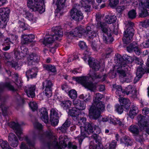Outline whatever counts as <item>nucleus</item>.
<instances>
[{"mask_svg":"<svg viewBox=\"0 0 149 149\" xmlns=\"http://www.w3.org/2000/svg\"><path fill=\"white\" fill-rule=\"evenodd\" d=\"M95 3L94 0H81L80 6L84 8L85 11L88 12L90 11V10L91 6L88 4L90 3L93 4V8H95V9L98 8V6L95 5L94 3Z\"/></svg>","mask_w":149,"mask_h":149,"instance_id":"obj_16","label":"nucleus"},{"mask_svg":"<svg viewBox=\"0 0 149 149\" xmlns=\"http://www.w3.org/2000/svg\"><path fill=\"white\" fill-rule=\"evenodd\" d=\"M29 105L33 111H35L37 110L38 109V105L35 102H30L29 104Z\"/></svg>","mask_w":149,"mask_h":149,"instance_id":"obj_51","label":"nucleus"},{"mask_svg":"<svg viewBox=\"0 0 149 149\" xmlns=\"http://www.w3.org/2000/svg\"><path fill=\"white\" fill-rule=\"evenodd\" d=\"M86 129H89V132L93 134L92 135V138L94 139H101V137L98 134L101 132L100 129L98 126L94 125L92 123H90L87 122L85 124Z\"/></svg>","mask_w":149,"mask_h":149,"instance_id":"obj_10","label":"nucleus"},{"mask_svg":"<svg viewBox=\"0 0 149 149\" xmlns=\"http://www.w3.org/2000/svg\"><path fill=\"white\" fill-rule=\"evenodd\" d=\"M97 42H95V41H93L91 45L92 49L95 51L97 50V49L98 47Z\"/></svg>","mask_w":149,"mask_h":149,"instance_id":"obj_56","label":"nucleus"},{"mask_svg":"<svg viewBox=\"0 0 149 149\" xmlns=\"http://www.w3.org/2000/svg\"><path fill=\"white\" fill-rule=\"evenodd\" d=\"M99 25L102 31V34L103 36L104 42L107 44L111 43L113 41L114 39L111 36V31L108 29L107 23L100 22Z\"/></svg>","mask_w":149,"mask_h":149,"instance_id":"obj_5","label":"nucleus"},{"mask_svg":"<svg viewBox=\"0 0 149 149\" xmlns=\"http://www.w3.org/2000/svg\"><path fill=\"white\" fill-rule=\"evenodd\" d=\"M134 23L133 22L129 23L126 25L127 27L124 32V36L123 38V42L125 44H127L131 42L134 35V29L132 26Z\"/></svg>","mask_w":149,"mask_h":149,"instance_id":"obj_7","label":"nucleus"},{"mask_svg":"<svg viewBox=\"0 0 149 149\" xmlns=\"http://www.w3.org/2000/svg\"><path fill=\"white\" fill-rule=\"evenodd\" d=\"M80 7H81L79 4H75L70 12V15L71 17L77 21H79L83 19L84 16L82 13L78 10Z\"/></svg>","mask_w":149,"mask_h":149,"instance_id":"obj_11","label":"nucleus"},{"mask_svg":"<svg viewBox=\"0 0 149 149\" xmlns=\"http://www.w3.org/2000/svg\"><path fill=\"white\" fill-rule=\"evenodd\" d=\"M125 6H118L117 7L116 10L118 13H121L125 9Z\"/></svg>","mask_w":149,"mask_h":149,"instance_id":"obj_61","label":"nucleus"},{"mask_svg":"<svg viewBox=\"0 0 149 149\" xmlns=\"http://www.w3.org/2000/svg\"><path fill=\"white\" fill-rule=\"evenodd\" d=\"M88 64L90 67L95 71H98L100 68V62L97 60H95L93 58H90L88 61Z\"/></svg>","mask_w":149,"mask_h":149,"instance_id":"obj_22","label":"nucleus"},{"mask_svg":"<svg viewBox=\"0 0 149 149\" xmlns=\"http://www.w3.org/2000/svg\"><path fill=\"white\" fill-rule=\"evenodd\" d=\"M125 92L126 94L127 95L131 94L132 95L131 96H132L135 97L136 96V90L132 89V86L131 85H129L128 86Z\"/></svg>","mask_w":149,"mask_h":149,"instance_id":"obj_37","label":"nucleus"},{"mask_svg":"<svg viewBox=\"0 0 149 149\" xmlns=\"http://www.w3.org/2000/svg\"><path fill=\"white\" fill-rule=\"evenodd\" d=\"M77 92L74 90H71L68 93V95L72 99H74L77 97Z\"/></svg>","mask_w":149,"mask_h":149,"instance_id":"obj_50","label":"nucleus"},{"mask_svg":"<svg viewBox=\"0 0 149 149\" xmlns=\"http://www.w3.org/2000/svg\"><path fill=\"white\" fill-rule=\"evenodd\" d=\"M123 107L121 105L119 104H116L115 106L116 110L120 114L122 113L123 111Z\"/></svg>","mask_w":149,"mask_h":149,"instance_id":"obj_54","label":"nucleus"},{"mask_svg":"<svg viewBox=\"0 0 149 149\" xmlns=\"http://www.w3.org/2000/svg\"><path fill=\"white\" fill-rule=\"evenodd\" d=\"M81 135L78 136L77 138L79 141V144L80 145L81 144L82 142L85 137H87L89 134V130L86 129L85 125L84 126V130H81Z\"/></svg>","mask_w":149,"mask_h":149,"instance_id":"obj_25","label":"nucleus"},{"mask_svg":"<svg viewBox=\"0 0 149 149\" xmlns=\"http://www.w3.org/2000/svg\"><path fill=\"white\" fill-rule=\"evenodd\" d=\"M125 91L123 90L120 91H116V94L118 96L120 97L123 95V94H126Z\"/></svg>","mask_w":149,"mask_h":149,"instance_id":"obj_62","label":"nucleus"},{"mask_svg":"<svg viewBox=\"0 0 149 149\" xmlns=\"http://www.w3.org/2000/svg\"><path fill=\"white\" fill-rule=\"evenodd\" d=\"M145 71L144 67L143 68V66H139L138 67L136 74L137 77H136L134 79V82H137V81H138L139 79L144 74Z\"/></svg>","mask_w":149,"mask_h":149,"instance_id":"obj_28","label":"nucleus"},{"mask_svg":"<svg viewBox=\"0 0 149 149\" xmlns=\"http://www.w3.org/2000/svg\"><path fill=\"white\" fill-rule=\"evenodd\" d=\"M90 54V53H89L88 51L86 50L84 52V56L83 57V59L84 61H86L88 58V60L89 58H91L89 57Z\"/></svg>","mask_w":149,"mask_h":149,"instance_id":"obj_57","label":"nucleus"},{"mask_svg":"<svg viewBox=\"0 0 149 149\" xmlns=\"http://www.w3.org/2000/svg\"><path fill=\"white\" fill-rule=\"evenodd\" d=\"M108 122L114 125L118 124L119 126L123 127L124 125V122L123 121H121L119 119L112 118L111 117L109 118Z\"/></svg>","mask_w":149,"mask_h":149,"instance_id":"obj_34","label":"nucleus"},{"mask_svg":"<svg viewBox=\"0 0 149 149\" xmlns=\"http://www.w3.org/2000/svg\"><path fill=\"white\" fill-rule=\"evenodd\" d=\"M5 88H7L10 90L15 91L14 87L10 83H6L0 85V92L2 91ZM5 100L3 96H2L0 94V108L1 109L2 113L4 116H6L7 114V110L8 107L5 106Z\"/></svg>","mask_w":149,"mask_h":149,"instance_id":"obj_6","label":"nucleus"},{"mask_svg":"<svg viewBox=\"0 0 149 149\" xmlns=\"http://www.w3.org/2000/svg\"><path fill=\"white\" fill-rule=\"evenodd\" d=\"M26 76L28 80H29L30 78L32 79L36 77L37 75L36 71L35 69L32 68L31 69L28 70L26 72Z\"/></svg>","mask_w":149,"mask_h":149,"instance_id":"obj_32","label":"nucleus"},{"mask_svg":"<svg viewBox=\"0 0 149 149\" xmlns=\"http://www.w3.org/2000/svg\"><path fill=\"white\" fill-rule=\"evenodd\" d=\"M22 44H26L31 42L35 39V37L33 34H23L22 35Z\"/></svg>","mask_w":149,"mask_h":149,"instance_id":"obj_21","label":"nucleus"},{"mask_svg":"<svg viewBox=\"0 0 149 149\" xmlns=\"http://www.w3.org/2000/svg\"><path fill=\"white\" fill-rule=\"evenodd\" d=\"M44 68L48 71L54 73L56 72V68L55 66L51 65L45 64L44 65Z\"/></svg>","mask_w":149,"mask_h":149,"instance_id":"obj_44","label":"nucleus"},{"mask_svg":"<svg viewBox=\"0 0 149 149\" xmlns=\"http://www.w3.org/2000/svg\"><path fill=\"white\" fill-rule=\"evenodd\" d=\"M95 141L94 145L92 146L93 149H102L103 146L101 143V139H94Z\"/></svg>","mask_w":149,"mask_h":149,"instance_id":"obj_42","label":"nucleus"},{"mask_svg":"<svg viewBox=\"0 0 149 149\" xmlns=\"http://www.w3.org/2000/svg\"><path fill=\"white\" fill-rule=\"evenodd\" d=\"M67 0H57L56 4L57 6L56 10L58 11V14H60L59 11L63 8L65 6Z\"/></svg>","mask_w":149,"mask_h":149,"instance_id":"obj_33","label":"nucleus"},{"mask_svg":"<svg viewBox=\"0 0 149 149\" xmlns=\"http://www.w3.org/2000/svg\"><path fill=\"white\" fill-rule=\"evenodd\" d=\"M94 99L93 100V102H101L100 100L103 97V95L100 93H97L94 96Z\"/></svg>","mask_w":149,"mask_h":149,"instance_id":"obj_47","label":"nucleus"},{"mask_svg":"<svg viewBox=\"0 0 149 149\" xmlns=\"http://www.w3.org/2000/svg\"><path fill=\"white\" fill-rule=\"evenodd\" d=\"M8 142L11 146L15 147L18 144V141L15 135L13 133H10L8 136Z\"/></svg>","mask_w":149,"mask_h":149,"instance_id":"obj_23","label":"nucleus"},{"mask_svg":"<svg viewBox=\"0 0 149 149\" xmlns=\"http://www.w3.org/2000/svg\"><path fill=\"white\" fill-rule=\"evenodd\" d=\"M12 40L11 39H10V38H7L4 40V44H8V45H10V44L13 43Z\"/></svg>","mask_w":149,"mask_h":149,"instance_id":"obj_63","label":"nucleus"},{"mask_svg":"<svg viewBox=\"0 0 149 149\" xmlns=\"http://www.w3.org/2000/svg\"><path fill=\"white\" fill-rule=\"evenodd\" d=\"M127 51L129 52H134L136 54L139 55L141 53L140 49L138 47V43L134 42L130 44V45L127 47Z\"/></svg>","mask_w":149,"mask_h":149,"instance_id":"obj_17","label":"nucleus"},{"mask_svg":"<svg viewBox=\"0 0 149 149\" xmlns=\"http://www.w3.org/2000/svg\"><path fill=\"white\" fill-rule=\"evenodd\" d=\"M36 87L35 85H31L29 86L26 90V93L29 97L33 98L35 96V91Z\"/></svg>","mask_w":149,"mask_h":149,"instance_id":"obj_29","label":"nucleus"},{"mask_svg":"<svg viewBox=\"0 0 149 149\" xmlns=\"http://www.w3.org/2000/svg\"><path fill=\"white\" fill-rule=\"evenodd\" d=\"M119 63L115 66V68L117 69V72L118 74L120 77H126V72L128 70L129 66L125 61H123V58H118Z\"/></svg>","mask_w":149,"mask_h":149,"instance_id":"obj_9","label":"nucleus"},{"mask_svg":"<svg viewBox=\"0 0 149 149\" xmlns=\"http://www.w3.org/2000/svg\"><path fill=\"white\" fill-rule=\"evenodd\" d=\"M59 144L57 139L50 141L45 144L46 148L48 149H63L67 147L69 149H77V144L75 142H68V140L66 136H60L59 138Z\"/></svg>","mask_w":149,"mask_h":149,"instance_id":"obj_1","label":"nucleus"},{"mask_svg":"<svg viewBox=\"0 0 149 149\" xmlns=\"http://www.w3.org/2000/svg\"><path fill=\"white\" fill-rule=\"evenodd\" d=\"M136 140L138 141L141 142L143 140V135L142 133L139 132V134L135 135Z\"/></svg>","mask_w":149,"mask_h":149,"instance_id":"obj_49","label":"nucleus"},{"mask_svg":"<svg viewBox=\"0 0 149 149\" xmlns=\"http://www.w3.org/2000/svg\"><path fill=\"white\" fill-rule=\"evenodd\" d=\"M121 142L124 143L125 146H131L132 144V142L130 138L128 136H125L123 137V139L120 140Z\"/></svg>","mask_w":149,"mask_h":149,"instance_id":"obj_40","label":"nucleus"},{"mask_svg":"<svg viewBox=\"0 0 149 149\" xmlns=\"http://www.w3.org/2000/svg\"><path fill=\"white\" fill-rule=\"evenodd\" d=\"M52 30L51 35L48 37L45 38L43 41V44L46 46L53 43L55 40H58L59 38L63 36V31L60 26L53 27Z\"/></svg>","mask_w":149,"mask_h":149,"instance_id":"obj_4","label":"nucleus"},{"mask_svg":"<svg viewBox=\"0 0 149 149\" xmlns=\"http://www.w3.org/2000/svg\"><path fill=\"white\" fill-rule=\"evenodd\" d=\"M119 100L121 105L124 108L127 109L129 108L130 103L128 98L120 97L119 98Z\"/></svg>","mask_w":149,"mask_h":149,"instance_id":"obj_30","label":"nucleus"},{"mask_svg":"<svg viewBox=\"0 0 149 149\" xmlns=\"http://www.w3.org/2000/svg\"><path fill=\"white\" fill-rule=\"evenodd\" d=\"M73 104L75 107L80 110H82L85 109L86 105L84 101H81L80 100L75 99L73 101Z\"/></svg>","mask_w":149,"mask_h":149,"instance_id":"obj_26","label":"nucleus"},{"mask_svg":"<svg viewBox=\"0 0 149 149\" xmlns=\"http://www.w3.org/2000/svg\"><path fill=\"white\" fill-rule=\"evenodd\" d=\"M109 5L111 7L116 5L119 2V0H110Z\"/></svg>","mask_w":149,"mask_h":149,"instance_id":"obj_58","label":"nucleus"},{"mask_svg":"<svg viewBox=\"0 0 149 149\" xmlns=\"http://www.w3.org/2000/svg\"><path fill=\"white\" fill-rule=\"evenodd\" d=\"M136 13L135 10L133 9L130 10L128 12L127 15L129 18L133 19L136 17Z\"/></svg>","mask_w":149,"mask_h":149,"instance_id":"obj_48","label":"nucleus"},{"mask_svg":"<svg viewBox=\"0 0 149 149\" xmlns=\"http://www.w3.org/2000/svg\"><path fill=\"white\" fill-rule=\"evenodd\" d=\"M42 132L41 131L39 130H37L36 132L38 133V135H35L32 139H29L28 137H25V140L30 147H34L35 144V139L37 137L40 136V134H42Z\"/></svg>","mask_w":149,"mask_h":149,"instance_id":"obj_24","label":"nucleus"},{"mask_svg":"<svg viewBox=\"0 0 149 149\" xmlns=\"http://www.w3.org/2000/svg\"><path fill=\"white\" fill-rule=\"evenodd\" d=\"M89 74L90 77L92 79H93L94 78H102V81H105L107 76V75L106 74H104L102 76L97 75L96 73L93 71H90L89 73Z\"/></svg>","mask_w":149,"mask_h":149,"instance_id":"obj_35","label":"nucleus"},{"mask_svg":"<svg viewBox=\"0 0 149 149\" xmlns=\"http://www.w3.org/2000/svg\"><path fill=\"white\" fill-rule=\"evenodd\" d=\"M72 79L73 80L75 81L78 83L80 84L85 88H87L91 91H93L95 88V85L92 82L88 81V77H74Z\"/></svg>","mask_w":149,"mask_h":149,"instance_id":"obj_8","label":"nucleus"},{"mask_svg":"<svg viewBox=\"0 0 149 149\" xmlns=\"http://www.w3.org/2000/svg\"><path fill=\"white\" fill-rule=\"evenodd\" d=\"M7 21H3V20H0V28H5L6 25V22Z\"/></svg>","mask_w":149,"mask_h":149,"instance_id":"obj_64","label":"nucleus"},{"mask_svg":"<svg viewBox=\"0 0 149 149\" xmlns=\"http://www.w3.org/2000/svg\"><path fill=\"white\" fill-rule=\"evenodd\" d=\"M9 125L11 128L14 130L15 133L18 137L20 139V136L22 132L20 125L18 123H15L13 122H10Z\"/></svg>","mask_w":149,"mask_h":149,"instance_id":"obj_20","label":"nucleus"},{"mask_svg":"<svg viewBox=\"0 0 149 149\" xmlns=\"http://www.w3.org/2000/svg\"><path fill=\"white\" fill-rule=\"evenodd\" d=\"M81 111L80 110L75 107H72L71 110H70L68 112L69 115L72 117V119L74 121H77L80 119L79 115Z\"/></svg>","mask_w":149,"mask_h":149,"instance_id":"obj_18","label":"nucleus"},{"mask_svg":"<svg viewBox=\"0 0 149 149\" xmlns=\"http://www.w3.org/2000/svg\"><path fill=\"white\" fill-rule=\"evenodd\" d=\"M27 5L31 11H38L39 12H43L45 11V9L39 5L38 2L36 0H28Z\"/></svg>","mask_w":149,"mask_h":149,"instance_id":"obj_12","label":"nucleus"},{"mask_svg":"<svg viewBox=\"0 0 149 149\" xmlns=\"http://www.w3.org/2000/svg\"><path fill=\"white\" fill-rule=\"evenodd\" d=\"M141 3L143 8H149V0H141Z\"/></svg>","mask_w":149,"mask_h":149,"instance_id":"obj_53","label":"nucleus"},{"mask_svg":"<svg viewBox=\"0 0 149 149\" xmlns=\"http://www.w3.org/2000/svg\"><path fill=\"white\" fill-rule=\"evenodd\" d=\"M135 63L138 65H140L139 66H142L143 65V62L141 59L136 57H135Z\"/></svg>","mask_w":149,"mask_h":149,"instance_id":"obj_55","label":"nucleus"},{"mask_svg":"<svg viewBox=\"0 0 149 149\" xmlns=\"http://www.w3.org/2000/svg\"><path fill=\"white\" fill-rule=\"evenodd\" d=\"M0 146L3 149H10V147L6 141H3L2 139H0Z\"/></svg>","mask_w":149,"mask_h":149,"instance_id":"obj_45","label":"nucleus"},{"mask_svg":"<svg viewBox=\"0 0 149 149\" xmlns=\"http://www.w3.org/2000/svg\"><path fill=\"white\" fill-rule=\"evenodd\" d=\"M120 57L123 58V61H125L126 63V61L128 62H130V61L131 62L132 61L131 57L128 56L127 54H125L124 55L123 57H122L120 55L117 54V62L118 63H119V61H118V58H120Z\"/></svg>","mask_w":149,"mask_h":149,"instance_id":"obj_43","label":"nucleus"},{"mask_svg":"<svg viewBox=\"0 0 149 149\" xmlns=\"http://www.w3.org/2000/svg\"><path fill=\"white\" fill-rule=\"evenodd\" d=\"M39 112L41 119L45 123H48L49 121V118L47 109L45 108H42L40 110Z\"/></svg>","mask_w":149,"mask_h":149,"instance_id":"obj_27","label":"nucleus"},{"mask_svg":"<svg viewBox=\"0 0 149 149\" xmlns=\"http://www.w3.org/2000/svg\"><path fill=\"white\" fill-rule=\"evenodd\" d=\"M23 15L25 18L32 23L36 22V18L34 17L33 15L30 12L26 10H23Z\"/></svg>","mask_w":149,"mask_h":149,"instance_id":"obj_31","label":"nucleus"},{"mask_svg":"<svg viewBox=\"0 0 149 149\" xmlns=\"http://www.w3.org/2000/svg\"><path fill=\"white\" fill-rule=\"evenodd\" d=\"M129 130L130 132L135 135L139 134V128L136 125H132L129 127Z\"/></svg>","mask_w":149,"mask_h":149,"instance_id":"obj_41","label":"nucleus"},{"mask_svg":"<svg viewBox=\"0 0 149 149\" xmlns=\"http://www.w3.org/2000/svg\"><path fill=\"white\" fill-rule=\"evenodd\" d=\"M59 118L58 111L55 109L52 108L50 110V119L52 125H57L58 123Z\"/></svg>","mask_w":149,"mask_h":149,"instance_id":"obj_14","label":"nucleus"},{"mask_svg":"<svg viewBox=\"0 0 149 149\" xmlns=\"http://www.w3.org/2000/svg\"><path fill=\"white\" fill-rule=\"evenodd\" d=\"M139 112L138 108L136 106H133L129 112V116L132 119L134 118V116Z\"/></svg>","mask_w":149,"mask_h":149,"instance_id":"obj_38","label":"nucleus"},{"mask_svg":"<svg viewBox=\"0 0 149 149\" xmlns=\"http://www.w3.org/2000/svg\"><path fill=\"white\" fill-rule=\"evenodd\" d=\"M91 27L87 26L86 30L82 27H78L71 31L70 32V35L79 38L84 35L88 37L89 39H92L97 36V33L95 31H92Z\"/></svg>","mask_w":149,"mask_h":149,"instance_id":"obj_2","label":"nucleus"},{"mask_svg":"<svg viewBox=\"0 0 149 149\" xmlns=\"http://www.w3.org/2000/svg\"><path fill=\"white\" fill-rule=\"evenodd\" d=\"M113 90H116V91H120L123 90L121 86L114 84L113 85Z\"/></svg>","mask_w":149,"mask_h":149,"instance_id":"obj_59","label":"nucleus"},{"mask_svg":"<svg viewBox=\"0 0 149 149\" xmlns=\"http://www.w3.org/2000/svg\"><path fill=\"white\" fill-rule=\"evenodd\" d=\"M104 19L108 24H111L116 22L117 18L115 15H107L105 16Z\"/></svg>","mask_w":149,"mask_h":149,"instance_id":"obj_36","label":"nucleus"},{"mask_svg":"<svg viewBox=\"0 0 149 149\" xmlns=\"http://www.w3.org/2000/svg\"><path fill=\"white\" fill-rule=\"evenodd\" d=\"M43 88H45L43 91L44 94L47 98L50 97L52 94V86L53 84L52 81L48 79H46L42 84Z\"/></svg>","mask_w":149,"mask_h":149,"instance_id":"obj_13","label":"nucleus"},{"mask_svg":"<svg viewBox=\"0 0 149 149\" xmlns=\"http://www.w3.org/2000/svg\"><path fill=\"white\" fill-rule=\"evenodd\" d=\"M79 97L81 99H83L85 102H90L91 100V96L90 95H84L82 94L80 95Z\"/></svg>","mask_w":149,"mask_h":149,"instance_id":"obj_52","label":"nucleus"},{"mask_svg":"<svg viewBox=\"0 0 149 149\" xmlns=\"http://www.w3.org/2000/svg\"><path fill=\"white\" fill-rule=\"evenodd\" d=\"M33 125L34 127L37 129L40 130L42 128V125L37 121H36L33 123Z\"/></svg>","mask_w":149,"mask_h":149,"instance_id":"obj_60","label":"nucleus"},{"mask_svg":"<svg viewBox=\"0 0 149 149\" xmlns=\"http://www.w3.org/2000/svg\"><path fill=\"white\" fill-rule=\"evenodd\" d=\"M104 109V105L102 102H94L89 110L90 118L94 120L98 119L100 116L101 112Z\"/></svg>","mask_w":149,"mask_h":149,"instance_id":"obj_3","label":"nucleus"},{"mask_svg":"<svg viewBox=\"0 0 149 149\" xmlns=\"http://www.w3.org/2000/svg\"><path fill=\"white\" fill-rule=\"evenodd\" d=\"M15 83L18 88H20L22 86V82L21 80L18 79L19 75L17 74H15Z\"/></svg>","mask_w":149,"mask_h":149,"instance_id":"obj_46","label":"nucleus"},{"mask_svg":"<svg viewBox=\"0 0 149 149\" xmlns=\"http://www.w3.org/2000/svg\"><path fill=\"white\" fill-rule=\"evenodd\" d=\"M137 119L138 125L141 128L143 129L148 125L149 117L148 116L145 117L141 115H138Z\"/></svg>","mask_w":149,"mask_h":149,"instance_id":"obj_15","label":"nucleus"},{"mask_svg":"<svg viewBox=\"0 0 149 149\" xmlns=\"http://www.w3.org/2000/svg\"><path fill=\"white\" fill-rule=\"evenodd\" d=\"M71 102L69 100H66L62 102L61 105L64 109L67 110L71 107Z\"/></svg>","mask_w":149,"mask_h":149,"instance_id":"obj_39","label":"nucleus"},{"mask_svg":"<svg viewBox=\"0 0 149 149\" xmlns=\"http://www.w3.org/2000/svg\"><path fill=\"white\" fill-rule=\"evenodd\" d=\"M10 12V10L8 8H0V19L8 21Z\"/></svg>","mask_w":149,"mask_h":149,"instance_id":"obj_19","label":"nucleus"}]
</instances>
